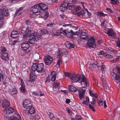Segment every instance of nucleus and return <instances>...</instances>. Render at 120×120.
I'll return each instance as SVG.
<instances>
[{
  "label": "nucleus",
  "instance_id": "nucleus-3",
  "mask_svg": "<svg viewBox=\"0 0 120 120\" xmlns=\"http://www.w3.org/2000/svg\"><path fill=\"white\" fill-rule=\"evenodd\" d=\"M63 27H62L60 30V33L65 34L66 36L68 38L71 37L72 35H75L77 34V33L74 32L71 30L72 26L70 24H63Z\"/></svg>",
  "mask_w": 120,
  "mask_h": 120
},
{
  "label": "nucleus",
  "instance_id": "nucleus-62",
  "mask_svg": "<svg viewBox=\"0 0 120 120\" xmlns=\"http://www.w3.org/2000/svg\"><path fill=\"white\" fill-rule=\"evenodd\" d=\"M106 9L110 13H112L113 12V11L110 8H107Z\"/></svg>",
  "mask_w": 120,
  "mask_h": 120
},
{
  "label": "nucleus",
  "instance_id": "nucleus-42",
  "mask_svg": "<svg viewBox=\"0 0 120 120\" xmlns=\"http://www.w3.org/2000/svg\"><path fill=\"white\" fill-rule=\"evenodd\" d=\"M116 44V46L119 48H120V40L117 41Z\"/></svg>",
  "mask_w": 120,
  "mask_h": 120
},
{
  "label": "nucleus",
  "instance_id": "nucleus-43",
  "mask_svg": "<svg viewBox=\"0 0 120 120\" xmlns=\"http://www.w3.org/2000/svg\"><path fill=\"white\" fill-rule=\"evenodd\" d=\"M59 33H60V32L59 33L58 31H57L55 33H53L52 34V35L53 36H57L59 34Z\"/></svg>",
  "mask_w": 120,
  "mask_h": 120
},
{
  "label": "nucleus",
  "instance_id": "nucleus-48",
  "mask_svg": "<svg viewBox=\"0 0 120 120\" xmlns=\"http://www.w3.org/2000/svg\"><path fill=\"white\" fill-rule=\"evenodd\" d=\"M11 37L13 38H16L19 36L18 35L16 34H11Z\"/></svg>",
  "mask_w": 120,
  "mask_h": 120
},
{
  "label": "nucleus",
  "instance_id": "nucleus-2",
  "mask_svg": "<svg viewBox=\"0 0 120 120\" xmlns=\"http://www.w3.org/2000/svg\"><path fill=\"white\" fill-rule=\"evenodd\" d=\"M21 33L23 35V38L25 39H27L29 35L31 34V35L34 36L35 39L37 41L39 39L41 36V35H38L36 32H32L31 28L29 27H23L22 29Z\"/></svg>",
  "mask_w": 120,
  "mask_h": 120
},
{
  "label": "nucleus",
  "instance_id": "nucleus-39",
  "mask_svg": "<svg viewBox=\"0 0 120 120\" xmlns=\"http://www.w3.org/2000/svg\"><path fill=\"white\" fill-rule=\"evenodd\" d=\"M66 110L68 112L70 115H71L72 114V111L71 110L69 109L68 107H67L66 108Z\"/></svg>",
  "mask_w": 120,
  "mask_h": 120
},
{
  "label": "nucleus",
  "instance_id": "nucleus-20",
  "mask_svg": "<svg viewBox=\"0 0 120 120\" xmlns=\"http://www.w3.org/2000/svg\"><path fill=\"white\" fill-rule=\"evenodd\" d=\"M12 120H21V118L20 115L18 113H16L14 116L12 117Z\"/></svg>",
  "mask_w": 120,
  "mask_h": 120
},
{
  "label": "nucleus",
  "instance_id": "nucleus-25",
  "mask_svg": "<svg viewBox=\"0 0 120 120\" xmlns=\"http://www.w3.org/2000/svg\"><path fill=\"white\" fill-rule=\"evenodd\" d=\"M5 73L3 70H1L0 72V81L3 80Z\"/></svg>",
  "mask_w": 120,
  "mask_h": 120
},
{
  "label": "nucleus",
  "instance_id": "nucleus-13",
  "mask_svg": "<svg viewBox=\"0 0 120 120\" xmlns=\"http://www.w3.org/2000/svg\"><path fill=\"white\" fill-rule=\"evenodd\" d=\"M0 57L1 59L7 61L9 60L8 54L7 52L1 54L0 56Z\"/></svg>",
  "mask_w": 120,
  "mask_h": 120
},
{
  "label": "nucleus",
  "instance_id": "nucleus-7",
  "mask_svg": "<svg viewBox=\"0 0 120 120\" xmlns=\"http://www.w3.org/2000/svg\"><path fill=\"white\" fill-rule=\"evenodd\" d=\"M21 47L22 49L21 51L23 52V55L27 54L29 51V45L27 41H25L21 44Z\"/></svg>",
  "mask_w": 120,
  "mask_h": 120
},
{
  "label": "nucleus",
  "instance_id": "nucleus-55",
  "mask_svg": "<svg viewBox=\"0 0 120 120\" xmlns=\"http://www.w3.org/2000/svg\"><path fill=\"white\" fill-rule=\"evenodd\" d=\"M9 1L10 4L12 3H15L16 1H18L17 0H9Z\"/></svg>",
  "mask_w": 120,
  "mask_h": 120
},
{
  "label": "nucleus",
  "instance_id": "nucleus-19",
  "mask_svg": "<svg viewBox=\"0 0 120 120\" xmlns=\"http://www.w3.org/2000/svg\"><path fill=\"white\" fill-rule=\"evenodd\" d=\"M72 4L71 3H69V2L67 0H65L64 3L62 4V5H64L67 8V7H68L69 10H71V8H70L71 7V5H72Z\"/></svg>",
  "mask_w": 120,
  "mask_h": 120
},
{
  "label": "nucleus",
  "instance_id": "nucleus-59",
  "mask_svg": "<svg viewBox=\"0 0 120 120\" xmlns=\"http://www.w3.org/2000/svg\"><path fill=\"white\" fill-rule=\"evenodd\" d=\"M53 24V23H50L48 24L47 25V26L48 27H50L52 26Z\"/></svg>",
  "mask_w": 120,
  "mask_h": 120
},
{
  "label": "nucleus",
  "instance_id": "nucleus-45",
  "mask_svg": "<svg viewBox=\"0 0 120 120\" xmlns=\"http://www.w3.org/2000/svg\"><path fill=\"white\" fill-rule=\"evenodd\" d=\"M22 9V8H19V9L17 10L15 12V14L16 15L18 13L19 11H21Z\"/></svg>",
  "mask_w": 120,
  "mask_h": 120
},
{
  "label": "nucleus",
  "instance_id": "nucleus-54",
  "mask_svg": "<svg viewBox=\"0 0 120 120\" xmlns=\"http://www.w3.org/2000/svg\"><path fill=\"white\" fill-rule=\"evenodd\" d=\"M4 15L6 16L8 15L9 14L8 10H4Z\"/></svg>",
  "mask_w": 120,
  "mask_h": 120
},
{
  "label": "nucleus",
  "instance_id": "nucleus-38",
  "mask_svg": "<svg viewBox=\"0 0 120 120\" xmlns=\"http://www.w3.org/2000/svg\"><path fill=\"white\" fill-rule=\"evenodd\" d=\"M81 118L80 116H76L75 118L71 119V120H81Z\"/></svg>",
  "mask_w": 120,
  "mask_h": 120
},
{
  "label": "nucleus",
  "instance_id": "nucleus-41",
  "mask_svg": "<svg viewBox=\"0 0 120 120\" xmlns=\"http://www.w3.org/2000/svg\"><path fill=\"white\" fill-rule=\"evenodd\" d=\"M50 75H49L46 78L45 82L47 83H49L50 81Z\"/></svg>",
  "mask_w": 120,
  "mask_h": 120
},
{
  "label": "nucleus",
  "instance_id": "nucleus-60",
  "mask_svg": "<svg viewBox=\"0 0 120 120\" xmlns=\"http://www.w3.org/2000/svg\"><path fill=\"white\" fill-rule=\"evenodd\" d=\"M65 75L66 76L68 77H69L70 76V74L68 72H66L65 73Z\"/></svg>",
  "mask_w": 120,
  "mask_h": 120
},
{
  "label": "nucleus",
  "instance_id": "nucleus-12",
  "mask_svg": "<svg viewBox=\"0 0 120 120\" xmlns=\"http://www.w3.org/2000/svg\"><path fill=\"white\" fill-rule=\"evenodd\" d=\"M82 77L81 75H74L71 78V81L73 82H77L81 79Z\"/></svg>",
  "mask_w": 120,
  "mask_h": 120
},
{
  "label": "nucleus",
  "instance_id": "nucleus-32",
  "mask_svg": "<svg viewBox=\"0 0 120 120\" xmlns=\"http://www.w3.org/2000/svg\"><path fill=\"white\" fill-rule=\"evenodd\" d=\"M97 65L96 64H90L89 65V68L90 69H92L93 68L94 69L97 67Z\"/></svg>",
  "mask_w": 120,
  "mask_h": 120
},
{
  "label": "nucleus",
  "instance_id": "nucleus-40",
  "mask_svg": "<svg viewBox=\"0 0 120 120\" xmlns=\"http://www.w3.org/2000/svg\"><path fill=\"white\" fill-rule=\"evenodd\" d=\"M110 2L112 4H114L118 3H120L119 2L118 0H110Z\"/></svg>",
  "mask_w": 120,
  "mask_h": 120
},
{
  "label": "nucleus",
  "instance_id": "nucleus-5",
  "mask_svg": "<svg viewBox=\"0 0 120 120\" xmlns=\"http://www.w3.org/2000/svg\"><path fill=\"white\" fill-rule=\"evenodd\" d=\"M44 65L42 63H35L33 64L31 67L32 71H36L41 75L45 76L47 72L46 70L44 69Z\"/></svg>",
  "mask_w": 120,
  "mask_h": 120
},
{
  "label": "nucleus",
  "instance_id": "nucleus-56",
  "mask_svg": "<svg viewBox=\"0 0 120 120\" xmlns=\"http://www.w3.org/2000/svg\"><path fill=\"white\" fill-rule=\"evenodd\" d=\"M86 101L84 100L82 101V104L83 105H87L88 104V103Z\"/></svg>",
  "mask_w": 120,
  "mask_h": 120
},
{
  "label": "nucleus",
  "instance_id": "nucleus-64",
  "mask_svg": "<svg viewBox=\"0 0 120 120\" xmlns=\"http://www.w3.org/2000/svg\"><path fill=\"white\" fill-rule=\"evenodd\" d=\"M104 53V52L103 51H101L99 52L98 54L99 55H101L103 54Z\"/></svg>",
  "mask_w": 120,
  "mask_h": 120
},
{
  "label": "nucleus",
  "instance_id": "nucleus-22",
  "mask_svg": "<svg viewBox=\"0 0 120 120\" xmlns=\"http://www.w3.org/2000/svg\"><path fill=\"white\" fill-rule=\"evenodd\" d=\"M35 71H31L30 75V78L32 79H35L37 77V76L35 74Z\"/></svg>",
  "mask_w": 120,
  "mask_h": 120
},
{
  "label": "nucleus",
  "instance_id": "nucleus-52",
  "mask_svg": "<svg viewBox=\"0 0 120 120\" xmlns=\"http://www.w3.org/2000/svg\"><path fill=\"white\" fill-rule=\"evenodd\" d=\"M31 22L28 19L27 20L25 21L26 24L27 25H29L31 24Z\"/></svg>",
  "mask_w": 120,
  "mask_h": 120
},
{
  "label": "nucleus",
  "instance_id": "nucleus-9",
  "mask_svg": "<svg viewBox=\"0 0 120 120\" xmlns=\"http://www.w3.org/2000/svg\"><path fill=\"white\" fill-rule=\"evenodd\" d=\"M68 52L65 49L61 50L59 49L56 53L57 58H61L64 55H66Z\"/></svg>",
  "mask_w": 120,
  "mask_h": 120
},
{
  "label": "nucleus",
  "instance_id": "nucleus-21",
  "mask_svg": "<svg viewBox=\"0 0 120 120\" xmlns=\"http://www.w3.org/2000/svg\"><path fill=\"white\" fill-rule=\"evenodd\" d=\"M10 105L9 102L6 100H5L3 101L2 105L3 107H8Z\"/></svg>",
  "mask_w": 120,
  "mask_h": 120
},
{
  "label": "nucleus",
  "instance_id": "nucleus-24",
  "mask_svg": "<svg viewBox=\"0 0 120 120\" xmlns=\"http://www.w3.org/2000/svg\"><path fill=\"white\" fill-rule=\"evenodd\" d=\"M51 74L52 76H51V80L52 81H54L56 79V74L55 71H53L51 72Z\"/></svg>",
  "mask_w": 120,
  "mask_h": 120
},
{
  "label": "nucleus",
  "instance_id": "nucleus-28",
  "mask_svg": "<svg viewBox=\"0 0 120 120\" xmlns=\"http://www.w3.org/2000/svg\"><path fill=\"white\" fill-rule=\"evenodd\" d=\"M30 108L28 112H29L30 114H32L34 113L35 112V110L34 108L31 106L30 107Z\"/></svg>",
  "mask_w": 120,
  "mask_h": 120
},
{
  "label": "nucleus",
  "instance_id": "nucleus-11",
  "mask_svg": "<svg viewBox=\"0 0 120 120\" xmlns=\"http://www.w3.org/2000/svg\"><path fill=\"white\" fill-rule=\"evenodd\" d=\"M32 105L31 102L28 100H26L23 101V105L24 108L26 109H28Z\"/></svg>",
  "mask_w": 120,
  "mask_h": 120
},
{
  "label": "nucleus",
  "instance_id": "nucleus-17",
  "mask_svg": "<svg viewBox=\"0 0 120 120\" xmlns=\"http://www.w3.org/2000/svg\"><path fill=\"white\" fill-rule=\"evenodd\" d=\"M31 34H30L29 36H28L29 40H28L29 42V43L32 45H33L34 43L35 42V39L34 36L32 35H31Z\"/></svg>",
  "mask_w": 120,
  "mask_h": 120
},
{
  "label": "nucleus",
  "instance_id": "nucleus-63",
  "mask_svg": "<svg viewBox=\"0 0 120 120\" xmlns=\"http://www.w3.org/2000/svg\"><path fill=\"white\" fill-rule=\"evenodd\" d=\"M12 117L8 116L7 117L5 120H12Z\"/></svg>",
  "mask_w": 120,
  "mask_h": 120
},
{
  "label": "nucleus",
  "instance_id": "nucleus-50",
  "mask_svg": "<svg viewBox=\"0 0 120 120\" xmlns=\"http://www.w3.org/2000/svg\"><path fill=\"white\" fill-rule=\"evenodd\" d=\"M49 115L50 119H52L53 118H54V117L53 114L52 112L50 113Z\"/></svg>",
  "mask_w": 120,
  "mask_h": 120
},
{
  "label": "nucleus",
  "instance_id": "nucleus-18",
  "mask_svg": "<svg viewBox=\"0 0 120 120\" xmlns=\"http://www.w3.org/2000/svg\"><path fill=\"white\" fill-rule=\"evenodd\" d=\"M65 46L68 48L71 49V48H73L75 45L72 43H71L69 41H66L65 42Z\"/></svg>",
  "mask_w": 120,
  "mask_h": 120
},
{
  "label": "nucleus",
  "instance_id": "nucleus-1",
  "mask_svg": "<svg viewBox=\"0 0 120 120\" xmlns=\"http://www.w3.org/2000/svg\"><path fill=\"white\" fill-rule=\"evenodd\" d=\"M80 82L82 87L81 88H80L78 90L79 97L80 100L82 101L85 99L84 95L86 90L85 89L89 86V84L87 79L83 75L82 76Z\"/></svg>",
  "mask_w": 120,
  "mask_h": 120
},
{
  "label": "nucleus",
  "instance_id": "nucleus-58",
  "mask_svg": "<svg viewBox=\"0 0 120 120\" xmlns=\"http://www.w3.org/2000/svg\"><path fill=\"white\" fill-rule=\"evenodd\" d=\"M101 64L102 62L101 61L99 62V63H98L96 64L97 65V67L98 68L99 67H100Z\"/></svg>",
  "mask_w": 120,
  "mask_h": 120
},
{
  "label": "nucleus",
  "instance_id": "nucleus-26",
  "mask_svg": "<svg viewBox=\"0 0 120 120\" xmlns=\"http://www.w3.org/2000/svg\"><path fill=\"white\" fill-rule=\"evenodd\" d=\"M69 90L71 92H75L77 91V89L75 87L72 85H70L69 87Z\"/></svg>",
  "mask_w": 120,
  "mask_h": 120
},
{
  "label": "nucleus",
  "instance_id": "nucleus-33",
  "mask_svg": "<svg viewBox=\"0 0 120 120\" xmlns=\"http://www.w3.org/2000/svg\"><path fill=\"white\" fill-rule=\"evenodd\" d=\"M10 91L11 94H15L17 92L16 89L15 88L11 89H10Z\"/></svg>",
  "mask_w": 120,
  "mask_h": 120
},
{
  "label": "nucleus",
  "instance_id": "nucleus-44",
  "mask_svg": "<svg viewBox=\"0 0 120 120\" xmlns=\"http://www.w3.org/2000/svg\"><path fill=\"white\" fill-rule=\"evenodd\" d=\"M98 103L100 106L102 105H103V103L102 100L100 99L98 101Z\"/></svg>",
  "mask_w": 120,
  "mask_h": 120
},
{
  "label": "nucleus",
  "instance_id": "nucleus-37",
  "mask_svg": "<svg viewBox=\"0 0 120 120\" xmlns=\"http://www.w3.org/2000/svg\"><path fill=\"white\" fill-rule=\"evenodd\" d=\"M19 32L18 30L17 31L14 30L12 32L11 34H12L18 35H19Z\"/></svg>",
  "mask_w": 120,
  "mask_h": 120
},
{
  "label": "nucleus",
  "instance_id": "nucleus-49",
  "mask_svg": "<svg viewBox=\"0 0 120 120\" xmlns=\"http://www.w3.org/2000/svg\"><path fill=\"white\" fill-rule=\"evenodd\" d=\"M20 89L21 91L23 92H25V86H21L20 87Z\"/></svg>",
  "mask_w": 120,
  "mask_h": 120
},
{
  "label": "nucleus",
  "instance_id": "nucleus-47",
  "mask_svg": "<svg viewBox=\"0 0 120 120\" xmlns=\"http://www.w3.org/2000/svg\"><path fill=\"white\" fill-rule=\"evenodd\" d=\"M119 56H117L116 58L113 60V62H115L118 61L119 59Z\"/></svg>",
  "mask_w": 120,
  "mask_h": 120
},
{
  "label": "nucleus",
  "instance_id": "nucleus-4",
  "mask_svg": "<svg viewBox=\"0 0 120 120\" xmlns=\"http://www.w3.org/2000/svg\"><path fill=\"white\" fill-rule=\"evenodd\" d=\"M46 4L42 3H39L36 4L31 8L32 12L34 13H39L37 15H41L44 13L47 9Z\"/></svg>",
  "mask_w": 120,
  "mask_h": 120
},
{
  "label": "nucleus",
  "instance_id": "nucleus-23",
  "mask_svg": "<svg viewBox=\"0 0 120 120\" xmlns=\"http://www.w3.org/2000/svg\"><path fill=\"white\" fill-rule=\"evenodd\" d=\"M71 6V7L70 8H71V10L72 9H73L75 10L76 11H78L81 9V7L79 6H76L73 4H72V5Z\"/></svg>",
  "mask_w": 120,
  "mask_h": 120
},
{
  "label": "nucleus",
  "instance_id": "nucleus-6",
  "mask_svg": "<svg viewBox=\"0 0 120 120\" xmlns=\"http://www.w3.org/2000/svg\"><path fill=\"white\" fill-rule=\"evenodd\" d=\"M114 74L112 75V77L117 84L119 83L120 79V66L114 67L113 69Z\"/></svg>",
  "mask_w": 120,
  "mask_h": 120
},
{
  "label": "nucleus",
  "instance_id": "nucleus-27",
  "mask_svg": "<svg viewBox=\"0 0 120 120\" xmlns=\"http://www.w3.org/2000/svg\"><path fill=\"white\" fill-rule=\"evenodd\" d=\"M52 85L54 88L55 89H58V90H59L60 87V84L58 83H55L54 82L52 83Z\"/></svg>",
  "mask_w": 120,
  "mask_h": 120
},
{
  "label": "nucleus",
  "instance_id": "nucleus-35",
  "mask_svg": "<svg viewBox=\"0 0 120 120\" xmlns=\"http://www.w3.org/2000/svg\"><path fill=\"white\" fill-rule=\"evenodd\" d=\"M62 62V60L61 58H60L58 60L57 62V64H56L57 66L58 67H59L60 65V64H61Z\"/></svg>",
  "mask_w": 120,
  "mask_h": 120
},
{
  "label": "nucleus",
  "instance_id": "nucleus-16",
  "mask_svg": "<svg viewBox=\"0 0 120 120\" xmlns=\"http://www.w3.org/2000/svg\"><path fill=\"white\" fill-rule=\"evenodd\" d=\"M107 34L109 36L112 37H114L116 36V33H114L112 28H108Z\"/></svg>",
  "mask_w": 120,
  "mask_h": 120
},
{
  "label": "nucleus",
  "instance_id": "nucleus-29",
  "mask_svg": "<svg viewBox=\"0 0 120 120\" xmlns=\"http://www.w3.org/2000/svg\"><path fill=\"white\" fill-rule=\"evenodd\" d=\"M84 12V10L81 11L77 12V15L78 16H82L85 14Z\"/></svg>",
  "mask_w": 120,
  "mask_h": 120
},
{
  "label": "nucleus",
  "instance_id": "nucleus-34",
  "mask_svg": "<svg viewBox=\"0 0 120 120\" xmlns=\"http://www.w3.org/2000/svg\"><path fill=\"white\" fill-rule=\"evenodd\" d=\"M48 32L47 30H43L41 31V34L42 35H48Z\"/></svg>",
  "mask_w": 120,
  "mask_h": 120
},
{
  "label": "nucleus",
  "instance_id": "nucleus-8",
  "mask_svg": "<svg viewBox=\"0 0 120 120\" xmlns=\"http://www.w3.org/2000/svg\"><path fill=\"white\" fill-rule=\"evenodd\" d=\"M87 43V45L90 49L93 48L95 47V39L94 37L91 36L88 38Z\"/></svg>",
  "mask_w": 120,
  "mask_h": 120
},
{
  "label": "nucleus",
  "instance_id": "nucleus-14",
  "mask_svg": "<svg viewBox=\"0 0 120 120\" xmlns=\"http://www.w3.org/2000/svg\"><path fill=\"white\" fill-rule=\"evenodd\" d=\"M14 111V109L11 107H10L6 109H5L4 111V112L5 114L8 115L12 113Z\"/></svg>",
  "mask_w": 120,
  "mask_h": 120
},
{
  "label": "nucleus",
  "instance_id": "nucleus-46",
  "mask_svg": "<svg viewBox=\"0 0 120 120\" xmlns=\"http://www.w3.org/2000/svg\"><path fill=\"white\" fill-rule=\"evenodd\" d=\"M18 41L17 40H14L12 41H11V44L12 45H14L15 44L18 42Z\"/></svg>",
  "mask_w": 120,
  "mask_h": 120
},
{
  "label": "nucleus",
  "instance_id": "nucleus-36",
  "mask_svg": "<svg viewBox=\"0 0 120 120\" xmlns=\"http://www.w3.org/2000/svg\"><path fill=\"white\" fill-rule=\"evenodd\" d=\"M97 15L99 16H104L106 15V14L101 12H98Z\"/></svg>",
  "mask_w": 120,
  "mask_h": 120
},
{
  "label": "nucleus",
  "instance_id": "nucleus-57",
  "mask_svg": "<svg viewBox=\"0 0 120 120\" xmlns=\"http://www.w3.org/2000/svg\"><path fill=\"white\" fill-rule=\"evenodd\" d=\"M34 80L35 79H30L29 78V79L28 80V81L30 83H31V84H32V82H33Z\"/></svg>",
  "mask_w": 120,
  "mask_h": 120
},
{
  "label": "nucleus",
  "instance_id": "nucleus-31",
  "mask_svg": "<svg viewBox=\"0 0 120 120\" xmlns=\"http://www.w3.org/2000/svg\"><path fill=\"white\" fill-rule=\"evenodd\" d=\"M6 49L5 48L2 46L0 47V52L2 53L6 52Z\"/></svg>",
  "mask_w": 120,
  "mask_h": 120
},
{
  "label": "nucleus",
  "instance_id": "nucleus-10",
  "mask_svg": "<svg viewBox=\"0 0 120 120\" xmlns=\"http://www.w3.org/2000/svg\"><path fill=\"white\" fill-rule=\"evenodd\" d=\"M53 59L52 57L49 55L46 56L45 57L44 62L47 65H50L52 62Z\"/></svg>",
  "mask_w": 120,
  "mask_h": 120
},
{
  "label": "nucleus",
  "instance_id": "nucleus-15",
  "mask_svg": "<svg viewBox=\"0 0 120 120\" xmlns=\"http://www.w3.org/2000/svg\"><path fill=\"white\" fill-rule=\"evenodd\" d=\"M89 38L87 33L86 32H82L81 35L80 36V38L81 39L87 41V40H88V38Z\"/></svg>",
  "mask_w": 120,
  "mask_h": 120
},
{
  "label": "nucleus",
  "instance_id": "nucleus-30",
  "mask_svg": "<svg viewBox=\"0 0 120 120\" xmlns=\"http://www.w3.org/2000/svg\"><path fill=\"white\" fill-rule=\"evenodd\" d=\"M64 5H62L59 8V9L60 11H64L67 9L66 8Z\"/></svg>",
  "mask_w": 120,
  "mask_h": 120
},
{
  "label": "nucleus",
  "instance_id": "nucleus-53",
  "mask_svg": "<svg viewBox=\"0 0 120 120\" xmlns=\"http://www.w3.org/2000/svg\"><path fill=\"white\" fill-rule=\"evenodd\" d=\"M37 96H40V97L41 96H43L44 95L43 93L42 92H38V93L37 94Z\"/></svg>",
  "mask_w": 120,
  "mask_h": 120
},
{
  "label": "nucleus",
  "instance_id": "nucleus-61",
  "mask_svg": "<svg viewBox=\"0 0 120 120\" xmlns=\"http://www.w3.org/2000/svg\"><path fill=\"white\" fill-rule=\"evenodd\" d=\"M20 85L21 86H25V84L23 81H20Z\"/></svg>",
  "mask_w": 120,
  "mask_h": 120
},
{
  "label": "nucleus",
  "instance_id": "nucleus-51",
  "mask_svg": "<svg viewBox=\"0 0 120 120\" xmlns=\"http://www.w3.org/2000/svg\"><path fill=\"white\" fill-rule=\"evenodd\" d=\"M89 106L90 108L93 111H95L94 109L93 106L90 104H89Z\"/></svg>",
  "mask_w": 120,
  "mask_h": 120
}]
</instances>
